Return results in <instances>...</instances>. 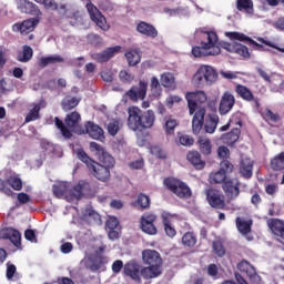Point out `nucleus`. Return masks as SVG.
Masks as SVG:
<instances>
[{"label":"nucleus","instance_id":"obj_19","mask_svg":"<svg viewBox=\"0 0 284 284\" xmlns=\"http://www.w3.org/2000/svg\"><path fill=\"white\" fill-rule=\"evenodd\" d=\"M142 261L144 265H163V258L159 251L146 248L142 251Z\"/></svg>","mask_w":284,"mask_h":284},{"label":"nucleus","instance_id":"obj_41","mask_svg":"<svg viewBox=\"0 0 284 284\" xmlns=\"http://www.w3.org/2000/svg\"><path fill=\"white\" fill-rule=\"evenodd\" d=\"M122 128L123 124L121 123V120H111L106 124L108 134H110V136H116Z\"/></svg>","mask_w":284,"mask_h":284},{"label":"nucleus","instance_id":"obj_35","mask_svg":"<svg viewBox=\"0 0 284 284\" xmlns=\"http://www.w3.org/2000/svg\"><path fill=\"white\" fill-rule=\"evenodd\" d=\"M254 164L250 159H243L240 163V173L244 179H252V170Z\"/></svg>","mask_w":284,"mask_h":284},{"label":"nucleus","instance_id":"obj_45","mask_svg":"<svg viewBox=\"0 0 284 284\" xmlns=\"http://www.w3.org/2000/svg\"><path fill=\"white\" fill-rule=\"evenodd\" d=\"M212 247H213L214 254H216V256H219L220 258H223V256L225 255V245H223V240L221 239L214 240L212 242Z\"/></svg>","mask_w":284,"mask_h":284},{"label":"nucleus","instance_id":"obj_58","mask_svg":"<svg viewBox=\"0 0 284 284\" xmlns=\"http://www.w3.org/2000/svg\"><path fill=\"white\" fill-rule=\"evenodd\" d=\"M206 274L216 281V278H219V266L216 264H209L206 266Z\"/></svg>","mask_w":284,"mask_h":284},{"label":"nucleus","instance_id":"obj_56","mask_svg":"<svg viewBox=\"0 0 284 284\" xmlns=\"http://www.w3.org/2000/svg\"><path fill=\"white\" fill-rule=\"evenodd\" d=\"M264 119L272 123H278L281 121V115H278V113H273L271 109H266L264 112Z\"/></svg>","mask_w":284,"mask_h":284},{"label":"nucleus","instance_id":"obj_28","mask_svg":"<svg viewBox=\"0 0 284 284\" xmlns=\"http://www.w3.org/2000/svg\"><path fill=\"white\" fill-rule=\"evenodd\" d=\"M172 219H174V215L170 213L162 214L164 232L170 239H174V236H176V229L172 225Z\"/></svg>","mask_w":284,"mask_h":284},{"label":"nucleus","instance_id":"obj_33","mask_svg":"<svg viewBox=\"0 0 284 284\" xmlns=\"http://www.w3.org/2000/svg\"><path fill=\"white\" fill-rule=\"evenodd\" d=\"M235 225L240 234L244 236L252 232V225H254V221L252 220H244L243 217L237 216L235 219Z\"/></svg>","mask_w":284,"mask_h":284},{"label":"nucleus","instance_id":"obj_7","mask_svg":"<svg viewBox=\"0 0 284 284\" xmlns=\"http://www.w3.org/2000/svg\"><path fill=\"white\" fill-rule=\"evenodd\" d=\"M158 219L159 216L156 214L152 212H145L140 217V230H142V232L149 236H156V234H159V230L154 223L158 221Z\"/></svg>","mask_w":284,"mask_h":284},{"label":"nucleus","instance_id":"obj_51","mask_svg":"<svg viewBox=\"0 0 284 284\" xmlns=\"http://www.w3.org/2000/svg\"><path fill=\"white\" fill-rule=\"evenodd\" d=\"M220 170L225 174V176H230V174L234 172V164L229 160H222L220 162Z\"/></svg>","mask_w":284,"mask_h":284},{"label":"nucleus","instance_id":"obj_46","mask_svg":"<svg viewBox=\"0 0 284 284\" xmlns=\"http://www.w3.org/2000/svg\"><path fill=\"white\" fill-rule=\"evenodd\" d=\"M271 168L274 170V172L284 170V152L271 160Z\"/></svg>","mask_w":284,"mask_h":284},{"label":"nucleus","instance_id":"obj_2","mask_svg":"<svg viewBox=\"0 0 284 284\" xmlns=\"http://www.w3.org/2000/svg\"><path fill=\"white\" fill-rule=\"evenodd\" d=\"M195 39L200 45L192 48V54L195 59L203 57H219L221 53V42H219V36L214 31L196 30L194 33Z\"/></svg>","mask_w":284,"mask_h":284},{"label":"nucleus","instance_id":"obj_44","mask_svg":"<svg viewBox=\"0 0 284 284\" xmlns=\"http://www.w3.org/2000/svg\"><path fill=\"white\" fill-rule=\"evenodd\" d=\"M6 183H8L12 190H16V192H21V190H23V181L17 175L9 176Z\"/></svg>","mask_w":284,"mask_h":284},{"label":"nucleus","instance_id":"obj_48","mask_svg":"<svg viewBox=\"0 0 284 284\" xmlns=\"http://www.w3.org/2000/svg\"><path fill=\"white\" fill-rule=\"evenodd\" d=\"M54 123L58 130H60L62 136H64V139H72V131L65 128V124L63 123V121H61V119L55 118Z\"/></svg>","mask_w":284,"mask_h":284},{"label":"nucleus","instance_id":"obj_64","mask_svg":"<svg viewBox=\"0 0 284 284\" xmlns=\"http://www.w3.org/2000/svg\"><path fill=\"white\" fill-rule=\"evenodd\" d=\"M200 152L204 156H210V154H212V144L211 143H200Z\"/></svg>","mask_w":284,"mask_h":284},{"label":"nucleus","instance_id":"obj_47","mask_svg":"<svg viewBox=\"0 0 284 284\" xmlns=\"http://www.w3.org/2000/svg\"><path fill=\"white\" fill-rule=\"evenodd\" d=\"M182 245H184V247H194V245H196V235H194L193 232H186L182 236Z\"/></svg>","mask_w":284,"mask_h":284},{"label":"nucleus","instance_id":"obj_9","mask_svg":"<svg viewBox=\"0 0 284 284\" xmlns=\"http://www.w3.org/2000/svg\"><path fill=\"white\" fill-rule=\"evenodd\" d=\"M125 97H128V99L133 103L144 101L145 97H148V81L140 80L139 85H133L125 92Z\"/></svg>","mask_w":284,"mask_h":284},{"label":"nucleus","instance_id":"obj_61","mask_svg":"<svg viewBox=\"0 0 284 284\" xmlns=\"http://www.w3.org/2000/svg\"><path fill=\"white\" fill-rule=\"evenodd\" d=\"M84 216L87 219H92L93 221H101V215H99L97 211L90 207L84 210Z\"/></svg>","mask_w":284,"mask_h":284},{"label":"nucleus","instance_id":"obj_57","mask_svg":"<svg viewBox=\"0 0 284 284\" xmlns=\"http://www.w3.org/2000/svg\"><path fill=\"white\" fill-rule=\"evenodd\" d=\"M87 39L91 45H103V38L97 33H90Z\"/></svg>","mask_w":284,"mask_h":284},{"label":"nucleus","instance_id":"obj_14","mask_svg":"<svg viewBox=\"0 0 284 284\" xmlns=\"http://www.w3.org/2000/svg\"><path fill=\"white\" fill-rule=\"evenodd\" d=\"M206 201L211 207L215 210H223L225 207V199L223 194L219 193V191L214 189H207L206 192Z\"/></svg>","mask_w":284,"mask_h":284},{"label":"nucleus","instance_id":"obj_17","mask_svg":"<svg viewBox=\"0 0 284 284\" xmlns=\"http://www.w3.org/2000/svg\"><path fill=\"white\" fill-rule=\"evenodd\" d=\"M225 37L231 39V41H243L244 43H250V45H254V50H258L263 52L265 48L263 44H258V42L254 41L252 38L247 37L245 33L242 32H225Z\"/></svg>","mask_w":284,"mask_h":284},{"label":"nucleus","instance_id":"obj_21","mask_svg":"<svg viewBox=\"0 0 284 284\" xmlns=\"http://www.w3.org/2000/svg\"><path fill=\"white\" fill-rule=\"evenodd\" d=\"M118 52H121V45L110 47L100 53H94L92 58L94 61H98V63H105L114 58Z\"/></svg>","mask_w":284,"mask_h":284},{"label":"nucleus","instance_id":"obj_25","mask_svg":"<svg viewBox=\"0 0 284 284\" xmlns=\"http://www.w3.org/2000/svg\"><path fill=\"white\" fill-rule=\"evenodd\" d=\"M235 92L243 99V101H247L248 103L253 101L256 108H261V102L258 101V98L254 97V93H252V90H250V88L243 84H236Z\"/></svg>","mask_w":284,"mask_h":284},{"label":"nucleus","instance_id":"obj_15","mask_svg":"<svg viewBox=\"0 0 284 284\" xmlns=\"http://www.w3.org/2000/svg\"><path fill=\"white\" fill-rule=\"evenodd\" d=\"M0 239L4 241H11L12 245L18 250H21V232L16 229L8 227L0 231Z\"/></svg>","mask_w":284,"mask_h":284},{"label":"nucleus","instance_id":"obj_59","mask_svg":"<svg viewBox=\"0 0 284 284\" xmlns=\"http://www.w3.org/2000/svg\"><path fill=\"white\" fill-rule=\"evenodd\" d=\"M119 77L122 83H132V81H134V74L128 72L126 70L120 71Z\"/></svg>","mask_w":284,"mask_h":284},{"label":"nucleus","instance_id":"obj_39","mask_svg":"<svg viewBox=\"0 0 284 284\" xmlns=\"http://www.w3.org/2000/svg\"><path fill=\"white\" fill-rule=\"evenodd\" d=\"M236 8L240 12H246L247 14L254 13V1L252 0H236Z\"/></svg>","mask_w":284,"mask_h":284},{"label":"nucleus","instance_id":"obj_1","mask_svg":"<svg viewBox=\"0 0 284 284\" xmlns=\"http://www.w3.org/2000/svg\"><path fill=\"white\" fill-rule=\"evenodd\" d=\"M187 101L189 114H194L192 120V131L199 134L203 130L205 123V103H207V94L205 91L190 92L185 95Z\"/></svg>","mask_w":284,"mask_h":284},{"label":"nucleus","instance_id":"obj_40","mask_svg":"<svg viewBox=\"0 0 284 284\" xmlns=\"http://www.w3.org/2000/svg\"><path fill=\"white\" fill-rule=\"evenodd\" d=\"M34 54V51L31 49L30 45H24L22 48V52L18 54L17 61L20 63H28V61L32 60V57Z\"/></svg>","mask_w":284,"mask_h":284},{"label":"nucleus","instance_id":"obj_10","mask_svg":"<svg viewBox=\"0 0 284 284\" xmlns=\"http://www.w3.org/2000/svg\"><path fill=\"white\" fill-rule=\"evenodd\" d=\"M222 190L230 199V201H234L239 199V194H241V181L239 178H229L223 184H222Z\"/></svg>","mask_w":284,"mask_h":284},{"label":"nucleus","instance_id":"obj_63","mask_svg":"<svg viewBox=\"0 0 284 284\" xmlns=\"http://www.w3.org/2000/svg\"><path fill=\"white\" fill-rule=\"evenodd\" d=\"M144 165H145V161L143 160V158L129 163V168L131 170H143Z\"/></svg>","mask_w":284,"mask_h":284},{"label":"nucleus","instance_id":"obj_32","mask_svg":"<svg viewBox=\"0 0 284 284\" xmlns=\"http://www.w3.org/2000/svg\"><path fill=\"white\" fill-rule=\"evenodd\" d=\"M71 192L72 190H70V183L68 182H60L53 185V194L57 199H61L63 196H70L72 199Z\"/></svg>","mask_w":284,"mask_h":284},{"label":"nucleus","instance_id":"obj_20","mask_svg":"<svg viewBox=\"0 0 284 284\" xmlns=\"http://www.w3.org/2000/svg\"><path fill=\"white\" fill-rule=\"evenodd\" d=\"M149 266H144L141 268V276L144 281H150L152 278H159L161 274H163V265L159 264H148Z\"/></svg>","mask_w":284,"mask_h":284},{"label":"nucleus","instance_id":"obj_6","mask_svg":"<svg viewBox=\"0 0 284 284\" xmlns=\"http://www.w3.org/2000/svg\"><path fill=\"white\" fill-rule=\"evenodd\" d=\"M164 186L166 190L175 194L178 199H190V196H192V190L190 186L176 178H165Z\"/></svg>","mask_w":284,"mask_h":284},{"label":"nucleus","instance_id":"obj_52","mask_svg":"<svg viewBox=\"0 0 284 284\" xmlns=\"http://www.w3.org/2000/svg\"><path fill=\"white\" fill-rule=\"evenodd\" d=\"M136 205L142 210L150 209V196L145 195L144 193H140L136 199Z\"/></svg>","mask_w":284,"mask_h":284},{"label":"nucleus","instance_id":"obj_42","mask_svg":"<svg viewBox=\"0 0 284 284\" xmlns=\"http://www.w3.org/2000/svg\"><path fill=\"white\" fill-rule=\"evenodd\" d=\"M164 14H168L169 17H187L190 14V12L187 11V9L183 8V7H179L175 9H171L165 7L163 9Z\"/></svg>","mask_w":284,"mask_h":284},{"label":"nucleus","instance_id":"obj_27","mask_svg":"<svg viewBox=\"0 0 284 284\" xmlns=\"http://www.w3.org/2000/svg\"><path fill=\"white\" fill-rule=\"evenodd\" d=\"M84 267L90 270V272H99L103 265H105V257L99 255L95 257H90L83 261Z\"/></svg>","mask_w":284,"mask_h":284},{"label":"nucleus","instance_id":"obj_53","mask_svg":"<svg viewBox=\"0 0 284 284\" xmlns=\"http://www.w3.org/2000/svg\"><path fill=\"white\" fill-rule=\"evenodd\" d=\"M6 265H7V271H6L7 281H12L14 276H19V273H17V265L12 264V262H8Z\"/></svg>","mask_w":284,"mask_h":284},{"label":"nucleus","instance_id":"obj_24","mask_svg":"<svg viewBox=\"0 0 284 284\" xmlns=\"http://www.w3.org/2000/svg\"><path fill=\"white\" fill-rule=\"evenodd\" d=\"M124 276H129L132 281L141 282V265L136 261H130L124 264Z\"/></svg>","mask_w":284,"mask_h":284},{"label":"nucleus","instance_id":"obj_54","mask_svg":"<svg viewBox=\"0 0 284 284\" xmlns=\"http://www.w3.org/2000/svg\"><path fill=\"white\" fill-rule=\"evenodd\" d=\"M150 153L156 159H168V153L161 149L158 144L150 146Z\"/></svg>","mask_w":284,"mask_h":284},{"label":"nucleus","instance_id":"obj_5","mask_svg":"<svg viewBox=\"0 0 284 284\" xmlns=\"http://www.w3.org/2000/svg\"><path fill=\"white\" fill-rule=\"evenodd\" d=\"M219 81V71L210 64H202L192 78L195 88L212 87Z\"/></svg>","mask_w":284,"mask_h":284},{"label":"nucleus","instance_id":"obj_3","mask_svg":"<svg viewBox=\"0 0 284 284\" xmlns=\"http://www.w3.org/2000/svg\"><path fill=\"white\" fill-rule=\"evenodd\" d=\"M128 126L133 132H144V130H150L154 126L156 121V115L152 110H146L142 112L139 106H130L128 109Z\"/></svg>","mask_w":284,"mask_h":284},{"label":"nucleus","instance_id":"obj_22","mask_svg":"<svg viewBox=\"0 0 284 284\" xmlns=\"http://www.w3.org/2000/svg\"><path fill=\"white\" fill-rule=\"evenodd\" d=\"M58 12L64 19H74V21H79L81 19V12L77 9H72L68 3L60 2L58 4Z\"/></svg>","mask_w":284,"mask_h":284},{"label":"nucleus","instance_id":"obj_50","mask_svg":"<svg viewBox=\"0 0 284 284\" xmlns=\"http://www.w3.org/2000/svg\"><path fill=\"white\" fill-rule=\"evenodd\" d=\"M216 125H219V118L217 116H211L209 121L205 122L204 128L205 132L209 134H214L216 131Z\"/></svg>","mask_w":284,"mask_h":284},{"label":"nucleus","instance_id":"obj_4","mask_svg":"<svg viewBox=\"0 0 284 284\" xmlns=\"http://www.w3.org/2000/svg\"><path fill=\"white\" fill-rule=\"evenodd\" d=\"M73 153L75 154L77 159L82 163H85L87 168L90 170L91 174L101 181L102 183H108L110 181V168L103 166L99 164L97 161L92 160V158L88 156V153L80 146L77 148L74 144H70Z\"/></svg>","mask_w":284,"mask_h":284},{"label":"nucleus","instance_id":"obj_60","mask_svg":"<svg viewBox=\"0 0 284 284\" xmlns=\"http://www.w3.org/2000/svg\"><path fill=\"white\" fill-rule=\"evenodd\" d=\"M179 125V123L176 122V120L174 119H168L165 121V132L166 134H174V129Z\"/></svg>","mask_w":284,"mask_h":284},{"label":"nucleus","instance_id":"obj_36","mask_svg":"<svg viewBox=\"0 0 284 284\" xmlns=\"http://www.w3.org/2000/svg\"><path fill=\"white\" fill-rule=\"evenodd\" d=\"M230 178H227V175L220 169L215 172H211L209 175V181L212 185H223Z\"/></svg>","mask_w":284,"mask_h":284},{"label":"nucleus","instance_id":"obj_16","mask_svg":"<svg viewBox=\"0 0 284 284\" xmlns=\"http://www.w3.org/2000/svg\"><path fill=\"white\" fill-rule=\"evenodd\" d=\"M236 104V98H234V94L230 93V91H226L223 93L220 105H219V112L223 116L227 114L229 112H232V108Z\"/></svg>","mask_w":284,"mask_h":284},{"label":"nucleus","instance_id":"obj_8","mask_svg":"<svg viewBox=\"0 0 284 284\" xmlns=\"http://www.w3.org/2000/svg\"><path fill=\"white\" fill-rule=\"evenodd\" d=\"M91 152L94 153V156L102 163L104 168H114L116 161L114 156L110 155L104 148L101 146L99 143H91L90 144Z\"/></svg>","mask_w":284,"mask_h":284},{"label":"nucleus","instance_id":"obj_31","mask_svg":"<svg viewBox=\"0 0 284 284\" xmlns=\"http://www.w3.org/2000/svg\"><path fill=\"white\" fill-rule=\"evenodd\" d=\"M186 161H189L195 170H203V168H205V161L201 159V153H199V151H190L186 154Z\"/></svg>","mask_w":284,"mask_h":284},{"label":"nucleus","instance_id":"obj_55","mask_svg":"<svg viewBox=\"0 0 284 284\" xmlns=\"http://www.w3.org/2000/svg\"><path fill=\"white\" fill-rule=\"evenodd\" d=\"M39 112H40V106H33L32 110L29 111V113L24 119L26 123H30L32 121H37L41 119V115H39Z\"/></svg>","mask_w":284,"mask_h":284},{"label":"nucleus","instance_id":"obj_23","mask_svg":"<svg viewBox=\"0 0 284 284\" xmlns=\"http://www.w3.org/2000/svg\"><path fill=\"white\" fill-rule=\"evenodd\" d=\"M37 26H39V19L31 18V19L24 20L21 23L13 24V31L20 32L21 34H30V32H32V30H34Z\"/></svg>","mask_w":284,"mask_h":284},{"label":"nucleus","instance_id":"obj_30","mask_svg":"<svg viewBox=\"0 0 284 284\" xmlns=\"http://www.w3.org/2000/svg\"><path fill=\"white\" fill-rule=\"evenodd\" d=\"M136 30L140 32V34H144V37H151V39H156V37H159V31H156V28L148 22H140L136 26Z\"/></svg>","mask_w":284,"mask_h":284},{"label":"nucleus","instance_id":"obj_34","mask_svg":"<svg viewBox=\"0 0 284 284\" xmlns=\"http://www.w3.org/2000/svg\"><path fill=\"white\" fill-rule=\"evenodd\" d=\"M160 81L163 88H169V90H176V79L174 78V73L172 72L162 73Z\"/></svg>","mask_w":284,"mask_h":284},{"label":"nucleus","instance_id":"obj_38","mask_svg":"<svg viewBox=\"0 0 284 284\" xmlns=\"http://www.w3.org/2000/svg\"><path fill=\"white\" fill-rule=\"evenodd\" d=\"M150 90H151V97H153V99L161 98V94H163V89L161 88V82H159V78L156 77L151 78Z\"/></svg>","mask_w":284,"mask_h":284},{"label":"nucleus","instance_id":"obj_26","mask_svg":"<svg viewBox=\"0 0 284 284\" xmlns=\"http://www.w3.org/2000/svg\"><path fill=\"white\" fill-rule=\"evenodd\" d=\"M91 187L90 183L87 181H80L73 189H71V199L79 201V199H83V196H88L90 194Z\"/></svg>","mask_w":284,"mask_h":284},{"label":"nucleus","instance_id":"obj_18","mask_svg":"<svg viewBox=\"0 0 284 284\" xmlns=\"http://www.w3.org/2000/svg\"><path fill=\"white\" fill-rule=\"evenodd\" d=\"M65 125L70 128L75 134H83V126L81 123V114L77 111H73L65 116Z\"/></svg>","mask_w":284,"mask_h":284},{"label":"nucleus","instance_id":"obj_29","mask_svg":"<svg viewBox=\"0 0 284 284\" xmlns=\"http://www.w3.org/2000/svg\"><path fill=\"white\" fill-rule=\"evenodd\" d=\"M237 270L240 272H244V274H246V276H248L251 281L258 278V273H256V268H254V266L250 264V262H247L246 260H242L237 264Z\"/></svg>","mask_w":284,"mask_h":284},{"label":"nucleus","instance_id":"obj_43","mask_svg":"<svg viewBox=\"0 0 284 284\" xmlns=\"http://www.w3.org/2000/svg\"><path fill=\"white\" fill-rule=\"evenodd\" d=\"M126 61L129 65L134 67L139 65L141 63V53H139V50H132L125 53Z\"/></svg>","mask_w":284,"mask_h":284},{"label":"nucleus","instance_id":"obj_49","mask_svg":"<svg viewBox=\"0 0 284 284\" xmlns=\"http://www.w3.org/2000/svg\"><path fill=\"white\" fill-rule=\"evenodd\" d=\"M240 136H241V129L234 128L233 130H231L230 133L224 135L223 139H224V141H226V143H236V141H239Z\"/></svg>","mask_w":284,"mask_h":284},{"label":"nucleus","instance_id":"obj_62","mask_svg":"<svg viewBox=\"0 0 284 284\" xmlns=\"http://www.w3.org/2000/svg\"><path fill=\"white\" fill-rule=\"evenodd\" d=\"M101 78L106 83H112V81H114V72H112V70L105 69L101 72Z\"/></svg>","mask_w":284,"mask_h":284},{"label":"nucleus","instance_id":"obj_11","mask_svg":"<svg viewBox=\"0 0 284 284\" xmlns=\"http://www.w3.org/2000/svg\"><path fill=\"white\" fill-rule=\"evenodd\" d=\"M83 134H89L94 141H100L103 143L105 141V131L99 124H95L92 121H88L83 128Z\"/></svg>","mask_w":284,"mask_h":284},{"label":"nucleus","instance_id":"obj_12","mask_svg":"<svg viewBox=\"0 0 284 284\" xmlns=\"http://www.w3.org/2000/svg\"><path fill=\"white\" fill-rule=\"evenodd\" d=\"M18 10L22 12V14H31L32 17H41V9L39 6L34 4V2L30 0H13Z\"/></svg>","mask_w":284,"mask_h":284},{"label":"nucleus","instance_id":"obj_13","mask_svg":"<svg viewBox=\"0 0 284 284\" xmlns=\"http://www.w3.org/2000/svg\"><path fill=\"white\" fill-rule=\"evenodd\" d=\"M221 48L226 50V52H231L233 54H239V57H243V59H250V49L246 45L239 42H221Z\"/></svg>","mask_w":284,"mask_h":284},{"label":"nucleus","instance_id":"obj_37","mask_svg":"<svg viewBox=\"0 0 284 284\" xmlns=\"http://www.w3.org/2000/svg\"><path fill=\"white\" fill-rule=\"evenodd\" d=\"M81 102V99H78L77 97L67 95L63 98L61 102L62 110L64 112H70V110H74L77 105Z\"/></svg>","mask_w":284,"mask_h":284}]
</instances>
